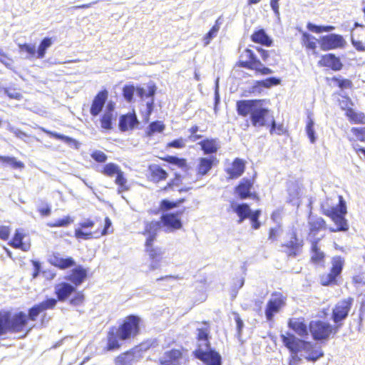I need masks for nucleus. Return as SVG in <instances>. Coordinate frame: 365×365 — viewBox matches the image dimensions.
Returning a JSON list of instances; mask_svg holds the SVG:
<instances>
[{"instance_id":"obj_1","label":"nucleus","mask_w":365,"mask_h":365,"mask_svg":"<svg viewBox=\"0 0 365 365\" xmlns=\"http://www.w3.org/2000/svg\"><path fill=\"white\" fill-rule=\"evenodd\" d=\"M142 319L135 314H129L124 317L118 327L112 326L107 333L106 345L104 350L113 351L121 348L120 341L135 338L140 333Z\"/></svg>"},{"instance_id":"obj_2","label":"nucleus","mask_w":365,"mask_h":365,"mask_svg":"<svg viewBox=\"0 0 365 365\" xmlns=\"http://www.w3.org/2000/svg\"><path fill=\"white\" fill-rule=\"evenodd\" d=\"M57 300L54 298H48L45 300L34 304L28 309V314L22 311L15 312V317L18 324L19 333L25 331L26 336L31 328L27 329L29 321L35 322L38 317L41 314V324L48 322L50 317L45 313L47 309H53L56 307Z\"/></svg>"},{"instance_id":"obj_3","label":"nucleus","mask_w":365,"mask_h":365,"mask_svg":"<svg viewBox=\"0 0 365 365\" xmlns=\"http://www.w3.org/2000/svg\"><path fill=\"white\" fill-rule=\"evenodd\" d=\"M265 99L239 100L236 102V110L239 115H250L251 123L255 127H262L266 124V117L269 109L263 106Z\"/></svg>"},{"instance_id":"obj_4","label":"nucleus","mask_w":365,"mask_h":365,"mask_svg":"<svg viewBox=\"0 0 365 365\" xmlns=\"http://www.w3.org/2000/svg\"><path fill=\"white\" fill-rule=\"evenodd\" d=\"M280 338L284 346L292 354H297L299 351H304L305 359L308 361L314 362L324 355L320 346L310 341L299 339L293 334L287 332L286 334H281Z\"/></svg>"},{"instance_id":"obj_5","label":"nucleus","mask_w":365,"mask_h":365,"mask_svg":"<svg viewBox=\"0 0 365 365\" xmlns=\"http://www.w3.org/2000/svg\"><path fill=\"white\" fill-rule=\"evenodd\" d=\"M322 213L329 217L336 225V227H329L331 232H346L349 230L348 222L345 217L347 213L346 202L341 195L339 196L336 206L323 209Z\"/></svg>"},{"instance_id":"obj_6","label":"nucleus","mask_w":365,"mask_h":365,"mask_svg":"<svg viewBox=\"0 0 365 365\" xmlns=\"http://www.w3.org/2000/svg\"><path fill=\"white\" fill-rule=\"evenodd\" d=\"M237 66L253 71L256 75L266 76L272 70L265 66L250 48H245L240 54Z\"/></svg>"},{"instance_id":"obj_7","label":"nucleus","mask_w":365,"mask_h":365,"mask_svg":"<svg viewBox=\"0 0 365 365\" xmlns=\"http://www.w3.org/2000/svg\"><path fill=\"white\" fill-rule=\"evenodd\" d=\"M309 331L313 340L324 342L334 337L339 331L337 325H332L322 320H312L309 324Z\"/></svg>"},{"instance_id":"obj_8","label":"nucleus","mask_w":365,"mask_h":365,"mask_svg":"<svg viewBox=\"0 0 365 365\" xmlns=\"http://www.w3.org/2000/svg\"><path fill=\"white\" fill-rule=\"evenodd\" d=\"M96 222L91 219H86L79 223V227L75 230L74 237L78 240H90L93 238H99L113 232L111 227V221L108 217L105 218V224L103 229H96L93 232H86L83 230L93 227Z\"/></svg>"},{"instance_id":"obj_9","label":"nucleus","mask_w":365,"mask_h":365,"mask_svg":"<svg viewBox=\"0 0 365 365\" xmlns=\"http://www.w3.org/2000/svg\"><path fill=\"white\" fill-rule=\"evenodd\" d=\"M331 267L328 272L319 275V284L323 287H331L338 284L339 278L341 276L344 266V259L341 256L332 257Z\"/></svg>"},{"instance_id":"obj_10","label":"nucleus","mask_w":365,"mask_h":365,"mask_svg":"<svg viewBox=\"0 0 365 365\" xmlns=\"http://www.w3.org/2000/svg\"><path fill=\"white\" fill-rule=\"evenodd\" d=\"M287 297L279 292H273L268 299L264 314L267 322H273L274 317L279 313L286 305Z\"/></svg>"},{"instance_id":"obj_11","label":"nucleus","mask_w":365,"mask_h":365,"mask_svg":"<svg viewBox=\"0 0 365 365\" xmlns=\"http://www.w3.org/2000/svg\"><path fill=\"white\" fill-rule=\"evenodd\" d=\"M255 180L253 178H244L234 187V193L240 200L252 199L259 201V195L252 191L254 189Z\"/></svg>"},{"instance_id":"obj_12","label":"nucleus","mask_w":365,"mask_h":365,"mask_svg":"<svg viewBox=\"0 0 365 365\" xmlns=\"http://www.w3.org/2000/svg\"><path fill=\"white\" fill-rule=\"evenodd\" d=\"M185 208L175 212H166L161 215L160 222L165 232H173L182 227V222L180 215L184 212Z\"/></svg>"},{"instance_id":"obj_13","label":"nucleus","mask_w":365,"mask_h":365,"mask_svg":"<svg viewBox=\"0 0 365 365\" xmlns=\"http://www.w3.org/2000/svg\"><path fill=\"white\" fill-rule=\"evenodd\" d=\"M354 299L348 297L340 300L334 307L331 312V319L339 328L341 325V322L348 317Z\"/></svg>"},{"instance_id":"obj_14","label":"nucleus","mask_w":365,"mask_h":365,"mask_svg":"<svg viewBox=\"0 0 365 365\" xmlns=\"http://www.w3.org/2000/svg\"><path fill=\"white\" fill-rule=\"evenodd\" d=\"M19 333L15 314L9 310H0V336Z\"/></svg>"},{"instance_id":"obj_15","label":"nucleus","mask_w":365,"mask_h":365,"mask_svg":"<svg viewBox=\"0 0 365 365\" xmlns=\"http://www.w3.org/2000/svg\"><path fill=\"white\" fill-rule=\"evenodd\" d=\"M304 245V240L299 237L297 232L293 231L291 234L289 240L281 245L282 252L288 257H296L299 255L302 251Z\"/></svg>"},{"instance_id":"obj_16","label":"nucleus","mask_w":365,"mask_h":365,"mask_svg":"<svg viewBox=\"0 0 365 365\" xmlns=\"http://www.w3.org/2000/svg\"><path fill=\"white\" fill-rule=\"evenodd\" d=\"M145 252L150 260V270L158 269L163 259V250L155 245V242H145Z\"/></svg>"},{"instance_id":"obj_17","label":"nucleus","mask_w":365,"mask_h":365,"mask_svg":"<svg viewBox=\"0 0 365 365\" xmlns=\"http://www.w3.org/2000/svg\"><path fill=\"white\" fill-rule=\"evenodd\" d=\"M320 48L324 51L344 48L346 41L340 34H331L322 36L319 39Z\"/></svg>"},{"instance_id":"obj_18","label":"nucleus","mask_w":365,"mask_h":365,"mask_svg":"<svg viewBox=\"0 0 365 365\" xmlns=\"http://www.w3.org/2000/svg\"><path fill=\"white\" fill-rule=\"evenodd\" d=\"M185 349L182 346L164 351L158 359L159 365H180L184 358Z\"/></svg>"},{"instance_id":"obj_19","label":"nucleus","mask_w":365,"mask_h":365,"mask_svg":"<svg viewBox=\"0 0 365 365\" xmlns=\"http://www.w3.org/2000/svg\"><path fill=\"white\" fill-rule=\"evenodd\" d=\"M202 344H198V348L195 351V356L197 359L202 361L205 365H221V356L220 354L210 349L203 350Z\"/></svg>"},{"instance_id":"obj_20","label":"nucleus","mask_w":365,"mask_h":365,"mask_svg":"<svg viewBox=\"0 0 365 365\" xmlns=\"http://www.w3.org/2000/svg\"><path fill=\"white\" fill-rule=\"evenodd\" d=\"M115 120L116 113L115 112V103L110 101L107 103L106 110L99 118L101 128L105 130H111Z\"/></svg>"},{"instance_id":"obj_21","label":"nucleus","mask_w":365,"mask_h":365,"mask_svg":"<svg viewBox=\"0 0 365 365\" xmlns=\"http://www.w3.org/2000/svg\"><path fill=\"white\" fill-rule=\"evenodd\" d=\"M219 163L217 158L215 156L202 157L197 160L196 165V175L198 178H202L207 175L212 168Z\"/></svg>"},{"instance_id":"obj_22","label":"nucleus","mask_w":365,"mask_h":365,"mask_svg":"<svg viewBox=\"0 0 365 365\" xmlns=\"http://www.w3.org/2000/svg\"><path fill=\"white\" fill-rule=\"evenodd\" d=\"M48 263L58 268L64 270L76 265V262L72 257H63L59 252H54L49 255Z\"/></svg>"},{"instance_id":"obj_23","label":"nucleus","mask_w":365,"mask_h":365,"mask_svg":"<svg viewBox=\"0 0 365 365\" xmlns=\"http://www.w3.org/2000/svg\"><path fill=\"white\" fill-rule=\"evenodd\" d=\"M245 160L240 158H236L232 160L230 166L225 169V171L228 175V179L235 180L243 175L245 170Z\"/></svg>"},{"instance_id":"obj_24","label":"nucleus","mask_w":365,"mask_h":365,"mask_svg":"<svg viewBox=\"0 0 365 365\" xmlns=\"http://www.w3.org/2000/svg\"><path fill=\"white\" fill-rule=\"evenodd\" d=\"M108 92L106 89H102L98 91L92 100L90 113L92 116L96 117L102 111L103 106L108 99Z\"/></svg>"},{"instance_id":"obj_25","label":"nucleus","mask_w":365,"mask_h":365,"mask_svg":"<svg viewBox=\"0 0 365 365\" xmlns=\"http://www.w3.org/2000/svg\"><path fill=\"white\" fill-rule=\"evenodd\" d=\"M317 64L319 67L328 68L334 71H340L343 68L340 58L331 53L322 55Z\"/></svg>"},{"instance_id":"obj_26","label":"nucleus","mask_w":365,"mask_h":365,"mask_svg":"<svg viewBox=\"0 0 365 365\" xmlns=\"http://www.w3.org/2000/svg\"><path fill=\"white\" fill-rule=\"evenodd\" d=\"M320 239L317 238L312 241L310 246L309 261L314 265L323 266L326 260V255L321 250L319 243Z\"/></svg>"},{"instance_id":"obj_27","label":"nucleus","mask_w":365,"mask_h":365,"mask_svg":"<svg viewBox=\"0 0 365 365\" xmlns=\"http://www.w3.org/2000/svg\"><path fill=\"white\" fill-rule=\"evenodd\" d=\"M163 228L160 220L147 221L141 234L146 237L145 242H155L158 233Z\"/></svg>"},{"instance_id":"obj_28","label":"nucleus","mask_w":365,"mask_h":365,"mask_svg":"<svg viewBox=\"0 0 365 365\" xmlns=\"http://www.w3.org/2000/svg\"><path fill=\"white\" fill-rule=\"evenodd\" d=\"M287 326L302 337H307L309 335V327L304 317L289 319Z\"/></svg>"},{"instance_id":"obj_29","label":"nucleus","mask_w":365,"mask_h":365,"mask_svg":"<svg viewBox=\"0 0 365 365\" xmlns=\"http://www.w3.org/2000/svg\"><path fill=\"white\" fill-rule=\"evenodd\" d=\"M139 123L135 111L120 116L118 127L120 131L126 132L133 130Z\"/></svg>"},{"instance_id":"obj_30","label":"nucleus","mask_w":365,"mask_h":365,"mask_svg":"<svg viewBox=\"0 0 365 365\" xmlns=\"http://www.w3.org/2000/svg\"><path fill=\"white\" fill-rule=\"evenodd\" d=\"M148 178L150 181L153 182H160L167 180L168 173L160 165L151 164L148 168Z\"/></svg>"},{"instance_id":"obj_31","label":"nucleus","mask_w":365,"mask_h":365,"mask_svg":"<svg viewBox=\"0 0 365 365\" xmlns=\"http://www.w3.org/2000/svg\"><path fill=\"white\" fill-rule=\"evenodd\" d=\"M88 275L86 269L82 266H78L73 268L70 274L66 276V279L68 280L75 287L80 286L86 279Z\"/></svg>"},{"instance_id":"obj_32","label":"nucleus","mask_w":365,"mask_h":365,"mask_svg":"<svg viewBox=\"0 0 365 365\" xmlns=\"http://www.w3.org/2000/svg\"><path fill=\"white\" fill-rule=\"evenodd\" d=\"M76 287L71 284L67 282H61L55 287V294L57 301H66L74 292Z\"/></svg>"},{"instance_id":"obj_33","label":"nucleus","mask_w":365,"mask_h":365,"mask_svg":"<svg viewBox=\"0 0 365 365\" xmlns=\"http://www.w3.org/2000/svg\"><path fill=\"white\" fill-rule=\"evenodd\" d=\"M230 207L238 217V223H242L247 219L252 212L250 205L245 202L237 204L232 202L230 205Z\"/></svg>"},{"instance_id":"obj_34","label":"nucleus","mask_w":365,"mask_h":365,"mask_svg":"<svg viewBox=\"0 0 365 365\" xmlns=\"http://www.w3.org/2000/svg\"><path fill=\"white\" fill-rule=\"evenodd\" d=\"M25 237V233L22 229H16L14 235L9 242V245L15 249H20L22 251H28L29 250V245L23 242V240Z\"/></svg>"},{"instance_id":"obj_35","label":"nucleus","mask_w":365,"mask_h":365,"mask_svg":"<svg viewBox=\"0 0 365 365\" xmlns=\"http://www.w3.org/2000/svg\"><path fill=\"white\" fill-rule=\"evenodd\" d=\"M199 145L206 155L216 153L220 148V143L217 138H205L199 143Z\"/></svg>"},{"instance_id":"obj_36","label":"nucleus","mask_w":365,"mask_h":365,"mask_svg":"<svg viewBox=\"0 0 365 365\" xmlns=\"http://www.w3.org/2000/svg\"><path fill=\"white\" fill-rule=\"evenodd\" d=\"M250 39L252 42L265 46H271L272 45V40L266 34L263 29L255 31L250 36Z\"/></svg>"},{"instance_id":"obj_37","label":"nucleus","mask_w":365,"mask_h":365,"mask_svg":"<svg viewBox=\"0 0 365 365\" xmlns=\"http://www.w3.org/2000/svg\"><path fill=\"white\" fill-rule=\"evenodd\" d=\"M317 42L319 40L311 34L304 32L302 35V45L307 51H311L315 56H318L319 53L317 51Z\"/></svg>"},{"instance_id":"obj_38","label":"nucleus","mask_w":365,"mask_h":365,"mask_svg":"<svg viewBox=\"0 0 365 365\" xmlns=\"http://www.w3.org/2000/svg\"><path fill=\"white\" fill-rule=\"evenodd\" d=\"M202 324H205L206 327L202 328H198L197 329V336L196 339L198 341H204L205 342V348L210 349V322L207 321L202 322Z\"/></svg>"},{"instance_id":"obj_39","label":"nucleus","mask_w":365,"mask_h":365,"mask_svg":"<svg viewBox=\"0 0 365 365\" xmlns=\"http://www.w3.org/2000/svg\"><path fill=\"white\" fill-rule=\"evenodd\" d=\"M135 357L134 349L120 353L114 359L115 365H132Z\"/></svg>"},{"instance_id":"obj_40","label":"nucleus","mask_w":365,"mask_h":365,"mask_svg":"<svg viewBox=\"0 0 365 365\" xmlns=\"http://www.w3.org/2000/svg\"><path fill=\"white\" fill-rule=\"evenodd\" d=\"M165 129V125L163 121L155 120L151 122L145 130V136L152 138L156 133H161Z\"/></svg>"},{"instance_id":"obj_41","label":"nucleus","mask_w":365,"mask_h":365,"mask_svg":"<svg viewBox=\"0 0 365 365\" xmlns=\"http://www.w3.org/2000/svg\"><path fill=\"white\" fill-rule=\"evenodd\" d=\"M55 41L53 37H44L40 41L36 49V58H43L46 56L47 49L52 46Z\"/></svg>"},{"instance_id":"obj_42","label":"nucleus","mask_w":365,"mask_h":365,"mask_svg":"<svg viewBox=\"0 0 365 365\" xmlns=\"http://www.w3.org/2000/svg\"><path fill=\"white\" fill-rule=\"evenodd\" d=\"M309 234L317 235L319 231L327 228L326 221L321 217L312 219L309 222Z\"/></svg>"},{"instance_id":"obj_43","label":"nucleus","mask_w":365,"mask_h":365,"mask_svg":"<svg viewBox=\"0 0 365 365\" xmlns=\"http://www.w3.org/2000/svg\"><path fill=\"white\" fill-rule=\"evenodd\" d=\"M351 124H365V113L361 111H356L354 108L349 109L345 115Z\"/></svg>"},{"instance_id":"obj_44","label":"nucleus","mask_w":365,"mask_h":365,"mask_svg":"<svg viewBox=\"0 0 365 365\" xmlns=\"http://www.w3.org/2000/svg\"><path fill=\"white\" fill-rule=\"evenodd\" d=\"M159 158L164 162L176 165L178 168L181 169L187 168V160L183 158H178L174 155H168L164 157H160Z\"/></svg>"},{"instance_id":"obj_45","label":"nucleus","mask_w":365,"mask_h":365,"mask_svg":"<svg viewBox=\"0 0 365 365\" xmlns=\"http://www.w3.org/2000/svg\"><path fill=\"white\" fill-rule=\"evenodd\" d=\"M157 91V86L155 83H149L148 86V91L145 92V90L143 87L138 86L136 88V92L138 96L143 100L146 98H153L155 95Z\"/></svg>"},{"instance_id":"obj_46","label":"nucleus","mask_w":365,"mask_h":365,"mask_svg":"<svg viewBox=\"0 0 365 365\" xmlns=\"http://www.w3.org/2000/svg\"><path fill=\"white\" fill-rule=\"evenodd\" d=\"M182 183V175L180 173H175L174 177L170 179L163 187L158 190L159 192L166 193L173 190L174 187H178Z\"/></svg>"},{"instance_id":"obj_47","label":"nucleus","mask_w":365,"mask_h":365,"mask_svg":"<svg viewBox=\"0 0 365 365\" xmlns=\"http://www.w3.org/2000/svg\"><path fill=\"white\" fill-rule=\"evenodd\" d=\"M121 171V169L118 165L113 163H108L102 167L101 173L107 177L112 178L114 175L116 176Z\"/></svg>"},{"instance_id":"obj_48","label":"nucleus","mask_w":365,"mask_h":365,"mask_svg":"<svg viewBox=\"0 0 365 365\" xmlns=\"http://www.w3.org/2000/svg\"><path fill=\"white\" fill-rule=\"evenodd\" d=\"M115 183L118 185V192H126L130 189V185L123 171L115 176Z\"/></svg>"},{"instance_id":"obj_49","label":"nucleus","mask_w":365,"mask_h":365,"mask_svg":"<svg viewBox=\"0 0 365 365\" xmlns=\"http://www.w3.org/2000/svg\"><path fill=\"white\" fill-rule=\"evenodd\" d=\"M261 214V210L257 209L254 211H252L249 215L247 219L250 220L251 227L253 230H258L261 227V222L259 221V217Z\"/></svg>"},{"instance_id":"obj_50","label":"nucleus","mask_w":365,"mask_h":365,"mask_svg":"<svg viewBox=\"0 0 365 365\" xmlns=\"http://www.w3.org/2000/svg\"><path fill=\"white\" fill-rule=\"evenodd\" d=\"M269 133L271 135H287L288 130L282 123L277 125L275 120H272L270 124Z\"/></svg>"},{"instance_id":"obj_51","label":"nucleus","mask_w":365,"mask_h":365,"mask_svg":"<svg viewBox=\"0 0 365 365\" xmlns=\"http://www.w3.org/2000/svg\"><path fill=\"white\" fill-rule=\"evenodd\" d=\"M331 81L334 83L340 89H350L353 87V83L348 78H341L336 76H334L331 78Z\"/></svg>"},{"instance_id":"obj_52","label":"nucleus","mask_w":365,"mask_h":365,"mask_svg":"<svg viewBox=\"0 0 365 365\" xmlns=\"http://www.w3.org/2000/svg\"><path fill=\"white\" fill-rule=\"evenodd\" d=\"M307 28L312 32L316 34H321L323 32H329L333 31L335 28L334 26H318L309 22L307 24Z\"/></svg>"},{"instance_id":"obj_53","label":"nucleus","mask_w":365,"mask_h":365,"mask_svg":"<svg viewBox=\"0 0 365 365\" xmlns=\"http://www.w3.org/2000/svg\"><path fill=\"white\" fill-rule=\"evenodd\" d=\"M42 130L45 133H46L48 135H49L50 137L55 138L56 140H61L66 143L70 144V143H73L76 142L74 139H73L72 138H71L69 136H66V135H62V134H60V133H56L53 131L46 130L44 128H43Z\"/></svg>"},{"instance_id":"obj_54","label":"nucleus","mask_w":365,"mask_h":365,"mask_svg":"<svg viewBox=\"0 0 365 365\" xmlns=\"http://www.w3.org/2000/svg\"><path fill=\"white\" fill-rule=\"evenodd\" d=\"M340 108L345 112V115L349 112V109H352L354 102L346 95L342 96L341 98L339 101Z\"/></svg>"},{"instance_id":"obj_55","label":"nucleus","mask_w":365,"mask_h":365,"mask_svg":"<svg viewBox=\"0 0 365 365\" xmlns=\"http://www.w3.org/2000/svg\"><path fill=\"white\" fill-rule=\"evenodd\" d=\"M74 294L69 299V304L72 306H80L83 304L85 295L83 291H75Z\"/></svg>"},{"instance_id":"obj_56","label":"nucleus","mask_w":365,"mask_h":365,"mask_svg":"<svg viewBox=\"0 0 365 365\" xmlns=\"http://www.w3.org/2000/svg\"><path fill=\"white\" fill-rule=\"evenodd\" d=\"M220 29V23L218 20L215 21V24L209 30V31L204 36V42L205 45H208L214 37L216 36L218 31Z\"/></svg>"},{"instance_id":"obj_57","label":"nucleus","mask_w":365,"mask_h":365,"mask_svg":"<svg viewBox=\"0 0 365 365\" xmlns=\"http://www.w3.org/2000/svg\"><path fill=\"white\" fill-rule=\"evenodd\" d=\"M19 48L21 51L26 53L29 58H36V50L34 44L25 43L19 44Z\"/></svg>"},{"instance_id":"obj_58","label":"nucleus","mask_w":365,"mask_h":365,"mask_svg":"<svg viewBox=\"0 0 365 365\" xmlns=\"http://www.w3.org/2000/svg\"><path fill=\"white\" fill-rule=\"evenodd\" d=\"M186 145V140L182 137L174 139L165 145L166 149L170 148H176V149H182L184 148Z\"/></svg>"},{"instance_id":"obj_59","label":"nucleus","mask_w":365,"mask_h":365,"mask_svg":"<svg viewBox=\"0 0 365 365\" xmlns=\"http://www.w3.org/2000/svg\"><path fill=\"white\" fill-rule=\"evenodd\" d=\"M155 101L153 97L146 103V110L143 114V121L147 123L150 121V115L154 110Z\"/></svg>"},{"instance_id":"obj_60","label":"nucleus","mask_w":365,"mask_h":365,"mask_svg":"<svg viewBox=\"0 0 365 365\" xmlns=\"http://www.w3.org/2000/svg\"><path fill=\"white\" fill-rule=\"evenodd\" d=\"M136 88L133 85H125L123 88V96L127 102L130 103L133 100L134 92Z\"/></svg>"},{"instance_id":"obj_61","label":"nucleus","mask_w":365,"mask_h":365,"mask_svg":"<svg viewBox=\"0 0 365 365\" xmlns=\"http://www.w3.org/2000/svg\"><path fill=\"white\" fill-rule=\"evenodd\" d=\"M0 160L6 164H9L14 168H22L24 163L16 160L14 157L0 156Z\"/></svg>"},{"instance_id":"obj_62","label":"nucleus","mask_w":365,"mask_h":365,"mask_svg":"<svg viewBox=\"0 0 365 365\" xmlns=\"http://www.w3.org/2000/svg\"><path fill=\"white\" fill-rule=\"evenodd\" d=\"M259 83L264 86V88H269L272 86L279 85L281 83V80L276 77H269L264 80H260Z\"/></svg>"},{"instance_id":"obj_63","label":"nucleus","mask_w":365,"mask_h":365,"mask_svg":"<svg viewBox=\"0 0 365 365\" xmlns=\"http://www.w3.org/2000/svg\"><path fill=\"white\" fill-rule=\"evenodd\" d=\"M351 132L356 138V140L361 142H365V126L364 127H353Z\"/></svg>"},{"instance_id":"obj_64","label":"nucleus","mask_w":365,"mask_h":365,"mask_svg":"<svg viewBox=\"0 0 365 365\" xmlns=\"http://www.w3.org/2000/svg\"><path fill=\"white\" fill-rule=\"evenodd\" d=\"M175 207H178V204L175 201L163 199L160 202L159 208L161 211H168Z\"/></svg>"}]
</instances>
